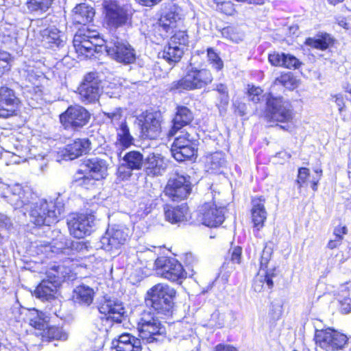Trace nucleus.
<instances>
[{"label":"nucleus","mask_w":351,"mask_h":351,"mask_svg":"<svg viewBox=\"0 0 351 351\" xmlns=\"http://www.w3.org/2000/svg\"><path fill=\"white\" fill-rule=\"evenodd\" d=\"M25 209L28 213L29 221L38 226H50L56 223L64 210L62 205L57 206L45 199L29 204Z\"/></svg>","instance_id":"f257e3e1"},{"label":"nucleus","mask_w":351,"mask_h":351,"mask_svg":"<svg viewBox=\"0 0 351 351\" xmlns=\"http://www.w3.org/2000/svg\"><path fill=\"white\" fill-rule=\"evenodd\" d=\"M213 80V75L208 69H198L190 63L184 77L171 84V90L181 92L201 89L210 84Z\"/></svg>","instance_id":"f03ea898"},{"label":"nucleus","mask_w":351,"mask_h":351,"mask_svg":"<svg viewBox=\"0 0 351 351\" xmlns=\"http://www.w3.org/2000/svg\"><path fill=\"white\" fill-rule=\"evenodd\" d=\"M176 291L165 284L159 283L147 291L146 305L159 314L168 315L173 306Z\"/></svg>","instance_id":"7ed1b4c3"},{"label":"nucleus","mask_w":351,"mask_h":351,"mask_svg":"<svg viewBox=\"0 0 351 351\" xmlns=\"http://www.w3.org/2000/svg\"><path fill=\"white\" fill-rule=\"evenodd\" d=\"M265 116L269 121L288 123L293 119V107L282 97H274L269 94L267 98Z\"/></svg>","instance_id":"20e7f679"},{"label":"nucleus","mask_w":351,"mask_h":351,"mask_svg":"<svg viewBox=\"0 0 351 351\" xmlns=\"http://www.w3.org/2000/svg\"><path fill=\"white\" fill-rule=\"evenodd\" d=\"M139 336L147 343L160 341L165 338V329L150 312L141 315L137 326Z\"/></svg>","instance_id":"39448f33"},{"label":"nucleus","mask_w":351,"mask_h":351,"mask_svg":"<svg viewBox=\"0 0 351 351\" xmlns=\"http://www.w3.org/2000/svg\"><path fill=\"white\" fill-rule=\"evenodd\" d=\"M73 46L76 51L86 57L99 53L106 41L99 38L98 32L93 30H80L73 38Z\"/></svg>","instance_id":"423d86ee"},{"label":"nucleus","mask_w":351,"mask_h":351,"mask_svg":"<svg viewBox=\"0 0 351 351\" xmlns=\"http://www.w3.org/2000/svg\"><path fill=\"white\" fill-rule=\"evenodd\" d=\"M191 190L190 176L175 173L169 179L164 192L173 201H181L191 194Z\"/></svg>","instance_id":"0eeeda50"},{"label":"nucleus","mask_w":351,"mask_h":351,"mask_svg":"<svg viewBox=\"0 0 351 351\" xmlns=\"http://www.w3.org/2000/svg\"><path fill=\"white\" fill-rule=\"evenodd\" d=\"M105 24L110 32L131 24V16L128 10L115 2L105 5Z\"/></svg>","instance_id":"6e6552de"},{"label":"nucleus","mask_w":351,"mask_h":351,"mask_svg":"<svg viewBox=\"0 0 351 351\" xmlns=\"http://www.w3.org/2000/svg\"><path fill=\"white\" fill-rule=\"evenodd\" d=\"M225 211V206H217L213 202L204 203L195 213L196 222L208 227H217L224 221Z\"/></svg>","instance_id":"1a4fd4ad"},{"label":"nucleus","mask_w":351,"mask_h":351,"mask_svg":"<svg viewBox=\"0 0 351 351\" xmlns=\"http://www.w3.org/2000/svg\"><path fill=\"white\" fill-rule=\"evenodd\" d=\"M154 265L158 275L173 282L185 278L188 274L182 264L173 258H158L154 262Z\"/></svg>","instance_id":"9d476101"},{"label":"nucleus","mask_w":351,"mask_h":351,"mask_svg":"<svg viewBox=\"0 0 351 351\" xmlns=\"http://www.w3.org/2000/svg\"><path fill=\"white\" fill-rule=\"evenodd\" d=\"M105 48L108 55L119 62L131 64L136 60V53L132 46L117 36L106 40Z\"/></svg>","instance_id":"9b49d317"},{"label":"nucleus","mask_w":351,"mask_h":351,"mask_svg":"<svg viewBox=\"0 0 351 351\" xmlns=\"http://www.w3.org/2000/svg\"><path fill=\"white\" fill-rule=\"evenodd\" d=\"M348 339L346 335L331 328L316 330L315 333L316 344L326 351L342 350Z\"/></svg>","instance_id":"f8f14e48"},{"label":"nucleus","mask_w":351,"mask_h":351,"mask_svg":"<svg viewBox=\"0 0 351 351\" xmlns=\"http://www.w3.org/2000/svg\"><path fill=\"white\" fill-rule=\"evenodd\" d=\"M90 119V112L80 105L70 106L60 115V121L64 128L74 130L83 128L88 123Z\"/></svg>","instance_id":"ddd939ff"},{"label":"nucleus","mask_w":351,"mask_h":351,"mask_svg":"<svg viewBox=\"0 0 351 351\" xmlns=\"http://www.w3.org/2000/svg\"><path fill=\"white\" fill-rule=\"evenodd\" d=\"M162 117L158 112L145 111L136 119V123L141 128L143 138L155 139L161 132Z\"/></svg>","instance_id":"4468645a"},{"label":"nucleus","mask_w":351,"mask_h":351,"mask_svg":"<svg viewBox=\"0 0 351 351\" xmlns=\"http://www.w3.org/2000/svg\"><path fill=\"white\" fill-rule=\"evenodd\" d=\"M130 230L122 226L109 228L101 238V247L106 251L118 249L129 239Z\"/></svg>","instance_id":"2eb2a0df"},{"label":"nucleus","mask_w":351,"mask_h":351,"mask_svg":"<svg viewBox=\"0 0 351 351\" xmlns=\"http://www.w3.org/2000/svg\"><path fill=\"white\" fill-rule=\"evenodd\" d=\"M80 99L84 104L94 103L98 100L100 93V80L96 73L85 75L79 88Z\"/></svg>","instance_id":"dca6fc26"},{"label":"nucleus","mask_w":351,"mask_h":351,"mask_svg":"<svg viewBox=\"0 0 351 351\" xmlns=\"http://www.w3.org/2000/svg\"><path fill=\"white\" fill-rule=\"evenodd\" d=\"M95 222L93 215L80 214L70 219L67 224L70 234L75 238L81 239L90 234Z\"/></svg>","instance_id":"f3484780"},{"label":"nucleus","mask_w":351,"mask_h":351,"mask_svg":"<svg viewBox=\"0 0 351 351\" xmlns=\"http://www.w3.org/2000/svg\"><path fill=\"white\" fill-rule=\"evenodd\" d=\"M19 104V99L11 88H0V117L7 118L14 114Z\"/></svg>","instance_id":"a211bd4d"},{"label":"nucleus","mask_w":351,"mask_h":351,"mask_svg":"<svg viewBox=\"0 0 351 351\" xmlns=\"http://www.w3.org/2000/svg\"><path fill=\"white\" fill-rule=\"evenodd\" d=\"M99 311L106 315L107 319L120 323L125 314L123 304L115 299H105L99 306Z\"/></svg>","instance_id":"6ab92c4d"},{"label":"nucleus","mask_w":351,"mask_h":351,"mask_svg":"<svg viewBox=\"0 0 351 351\" xmlns=\"http://www.w3.org/2000/svg\"><path fill=\"white\" fill-rule=\"evenodd\" d=\"M111 351H141V341L129 333H123L112 341Z\"/></svg>","instance_id":"aec40b11"},{"label":"nucleus","mask_w":351,"mask_h":351,"mask_svg":"<svg viewBox=\"0 0 351 351\" xmlns=\"http://www.w3.org/2000/svg\"><path fill=\"white\" fill-rule=\"evenodd\" d=\"M83 167V171L86 173L90 174V176L95 179L99 180L107 176L108 164L104 159L99 158H90L85 161Z\"/></svg>","instance_id":"412c9836"},{"label":"nucleus","mask_w":351,"mask_h":351,"mask_svg":"<svg viewBox=\"0 0 351 351\" xmlns=\"http://www.w3.org/2000/svg\"><path fill=\"white\" fill-rule=\"evenodd\" d=\"M265 203V199L263 197H254L252 200V220L254 227L258 230L263 228L267 219V213Z\"/></svg>","instance_id":"4be33fe9"},{"label":"nucleus","mask_w":351,"mask_h":351,"mask_svg":"<svg viewBox=\"0 0 351 351\" xmlns=\"http://www.w3.org/2000/svg\"><path fill=\"white\" fill-rule=\"evenodd\" d=\"M144 167L147 176H156L162 175L165 172L167 165L161 154L152 153L145 158Z\"/></svg>","instance_id":"5701e85b"},{"label":"nucleus","mask_w":351,"mask_h":351,"mask_svg":"<svg viewBox=\"0 0 351 351\" xmlns=\"http://www.w3.org/2000/svg\"><path fill=\"white\" fill-rule=\"evenodd\" d=\"M41 36L44 45L51 48L63 46L66 39L64 33L55 26L43 29Z\"/></svg>","instance_id":"b1692460"},{"label":"nucleus","mask_w":351,"mask_h":351,"mask_svg":"<svg viewBox=\"0 0 351 351\" xmlns=\"http://www.w3.org/2000/svg\"><path fill=\"white\" fill-rule=\"evenodd\" d=\"M90 141L88 138H77L65 147L64 157L73 160L90 150Z\"/></svg>","instance_id":"393cba45"},{"label":"nucleus","mask_w":351,"mask_h":351,"mask_svg":"<svg viewBox=\"0 0 351 351\" xmlns=\"http://www.w3.org/2000/svg\"><path fill=\"white\" fill-rule=\"evenodd\" d=\"M95 295L93 288L82 284L74 289L72 298L75 304L87 307L93 303Z\"/></svg>","instance_id":"a878e982"},{"label":"nucleus","mask_w":351,"mask_h":351,"mask_svg":"<svg viewBox=\"0 0 351 351\" xmlns=\"http://www.w3.org/2000/svg\"><path fill=\"white\" fill-rule=\"evenodd\" d=\"M193 119V113L187 107L178 106L172 121V127L169 131V136H174L179 130L189 124Z\"/></svg>","instance_id":"bb28decb"},{"label":"nucleus","mask_w":351,"mask_h":351,"mask_svg":"<svg viewBox=\"0 0 351 351\" xmlns=\"http://www.w3.org/2000/svg\"><path fill=\"white\" fill-rule=\"evenodd\" d=\"M275 271L274 267L266 271L259 270L254 279V290L256 292H261L265 289H271L274 287L273 278L276 276Z\"/></svg>","instance_id":"cd10ccee"},{"label":"nucleus","mask_w":351,"mask_h":351,"mask_svg":"<svg viewBox=\"0 0 351 351\" xmlns=\"http://www.w3.org/2000/svg\"><path fill=\"white\" fill-rule=\"evenodd\" d=\"M183 19L184 14L182 10L178 8H173L160 16L158 24L165 32H168L171 29L176 27L177 24L181 23Z\"/></svg>","instance_id":"c85d7f7f"},{"label":"nucleus","mask_w":351,"mask_h":351,"mask_svg":"<svg viewBox=\"0 0 351 351\" xmlns=\"http://www.w3.org/2000/svg\"><path fill=\"white\" fill-rule=\"evenodd\" d=\"M95 14V10L92 6L86 3H80L72 11L73 23L86 25L92 21Z\"/></svg>","instance_id":"c756f323"},{"label":"nucleus","mask_w":351,"mask_h":351,"mask_svg":"<svg viewBox=\"0 0 351 351\" xmlns=\"http://www.w3.org/2000/svg\"><path fill=\"white\" fill-rule=\"evenodd\" d=\"M5 196L15 209L21 208L23 206L26 208L29 204H27V199L25 197V191L21 185L19 184L8 187V192Z\"/></svg>","instance_id":"7c9ffc66"},{"label":"nucleus","mask_w":351,"mask_h":351,"mask_svg":"<svg viewBox=\"0 0 351 351\" xmlns=\"http://www.w3.org/2000/svg\"><path fill=\"white\" fill-rule=\"evenodd\" d=\"M164 211L166 220L171 223L184 221L189 216V208L185 204L176 207L166 206L164 208Z\"/></svg>","instance_id":"2f4dec72"},{"label":"nucleus","mask_w":351,"mask_h":351,"mask_svg":"<svg viewBox=\"0 0 351 351\" xmlns=\"http://www.w3.org/2000/svg\"><path fill=\"white\" fill-rule=\"evenodd\" d=\"M185 49L176 45H171L169 42L163 50L159 53L158 56L164 59L170 66H173L176 63L180 61L184 53Z\"/></svg>","instance_id":"473e14b6"},{"label":"nucleus","mask_w":351,"mask_h":351,"mask_svg":"<svg viewBox=\"0 0 351 351\" xmlns=\"http://www.w3.org/2000/svg\"><path fill=\"white\" fill-rule=\"evenodd\" d=\"M117 140L116 145L122 149L128 148L133 144L134 138L131 135L126 121H121L119 126H116Z\"/></svg>","instance_id":"72a5a7b5"},{"label":"nucleus","mask_w":351,"mask_h":351,"mask_svg":"<svg viewBox=\"0 0 351 351\" xmlns=\"http://www.w3.org/2000/svg\"><path fill=\"white\" fill-rule=\"evenodd\" d=\"M27 319L29 324L32 326L37 332L36 336H40L44 334L45 329L47 328V324L45 320L44 313L36 309L29 310L27 315Z\"/></svg>","instance_id":"f704fd0d"},{"label":"nucleus","mask_w":351,"mask_h":351,"mask_svg":"<svg viewBox=\"0 0 351 351\" xmlns=\"http://www.w3.org/2000/svg\"><path fill=\"white\" fill-rule=\"evenodd\" d=\"M56 291L57 285L55 282L43 280L34 291V295L42 300H50L54 298Z\"/></svg>","instance_id":"c9c22d12"},{"label":"nucleus","mask_w":351,"mask_h":351,"mask_svg":"<svg viewBox=\"0 0 351 351\" xmlns=\"http://www.w3.org/2000/svg\"><path fill=\"white\" fill-rule=\"evenodd\" d=\"M51 240L48 243L53 252L58 253L72 245V243L59 230L51 231Z\"/></svg>","instance_id":"e433bc0d"},{"label":"nucleus","mask_w":351,"mask_h":351,"mask_svg":"<svg viewBox=\"0 0 351 351\" xmlns=\"http://www.w3.org/2000/svg\"><path fill=\"white\" fill-rule=\"evenodd\" d=\"M333 43V39L327 33L317 34L314 38H308L305 44L317 49L326 50Z\"/></svg>","instance_id":"4c0bfd02"},{"label":"nucleus","mask_w":351,"mask_h":351,"mask_svg":"<svg viewBox=\"0 0 351 351\" xmlns=\"http://www.w3.org/2000/svg\"><path fill=\"white\" fill-rule=\"evenodd\" d=\"M226 160L224 155L221 152H216L208 156L206 159V167L207 171L217 173L225 166Z\"/></svg>","instance_id":"58836bf2"},{"label":"nucleus","mask_w":351,"mask_h":351,"mask_svg":"<svg viewBox=\"0 0 351 351\" xmlns=\"http://www.w3.org/2000/svg\"><path fill=\"white\" fill-rule=\"evenodd\" d=\"M44 334H41L40 337L43 341L45 339L50 341L51 339L66 341L68 339L69 335L62 328L57 326L47 327L43 331Z\"/></svg>","instance_id":"ea45409f"},{"label":"nucleus","mask_w":351,"mask_h":351,"mask_svg":"<svg viewBox=\"0 0 351 351\" xmlns=\"http://www.w3.org/2000/svg\"><path fill=\"white\" fill-rule=\"evenodd\" d=\"M171 152L176 160L182 162L193 157L197 152V148L195 144H193L181 148H171Z\"/></svg>","instance_id":"a19ab883"},{"label":"nucleus","mask_w":351,"mask_h":351,"mask_svg":"<svg viewBox=\"0 0 351 351\" xmlns=\"http://www.w3.org/2000/svg\"><path fill=\"white\" fill-rule=\"evenodd\" d=\"M123 162L133 170L141 169L144 164L143 155L136 151L128 152L123 156Z\"/></svg>","instance_id":"79ce46f5"},{"label":"nucleus","mask_w":351,"mask_h":351,"mask_svg":"<svg viewBox=\"0 0 351 351\" xmlns=\"http://www.w3.org/2000/svg\"><path fill=\"white\" fill-rule=\"evenodd\" d=\"M274 84L282 85L289 90H293L298 86L299 81L291 73H287L276 78Z\"/></svg>","instance_id":"37998d69"},{"label":"nucleus","mask_w":351,"mask_h":351,"mask_svg":"<svg viewBox=\"0 0 351 351\" xmlns=\"http://www.w3.org/2000/svg\"><path fill=\"white\" fill-rule=\"evenodd\" d=\"M83 171V169H82L76 173L74 177V181L78 186L87 189H91L95 185V182L97 180L95 179L93 177H90V174H84Z\"/></svg>","instance_id":"c03bdc74"},{"label":"nucleus","mask_w":351,"mask_h":351,"mask_svg":"<svg viewBox=\"0 0 351 351\" xmlns=\"http://www.w3.org/2000/svg\"><path fill=\"white\" fill-rule=\"evenodd\" d=\"M171 45L186 49L189 44V35L185 30L176 31L170 38L169 41Z\"/></svg>","instance_id":"a18cd8bd"},{"label":"nucleus","mask_w":351,"mask_h":351,"mask_svg":"<svg viewBox=\"0 0 351 351\" xmlns=\"http://www.w3.org/2000/svg\"><path fill=\"white\" fill-rule=\"evenodd\" d=\"M272 254V249L269 247L265 246L263 250L261 258H260V269L265 270L270 269L274 266L269 267V261Z\"/></svg>","instance_id":"49530a36"},{"label":"nucleus","mask_w":351,"mask_h":351,"mask_svg":"<svg viewBox=\"0 0 351 351\" xmlns=\"http://www.w3.org/2000/svg\"><path fill=\"white\" fill-rule=\"evenodd\" d=\"M208 61L217 71L221 70L223 66V62L219 55L213 48L207 49Z\"/></svg>","instance_id":"de8ad7c7"},{"label":"nucleus","mask_w":351,"mask_h":351,"mask_svg":"<svg viewBox=\"0 0 351 351\" xmlns=\"http://www.w3.org/2000/svg\"><path fill=\"white\" fill-rule=\"evenodd\" d=\"M184 263L186 268L185 270L189 271L187 275L192 276L195 273V268L197 266V259L192 253H186L184 255Z\"/></svg>","instance_id":"09e8293b"},{"label":"nucleus","mask_w":351,"mask_h":351,"mask_svg":"<svg viewBox=\"0 0 351 351\" xmlns=\"http://www.w3.org/2000/svg\"><path fill=\"white\" fill-rule=\"evenodd\" d=\"M122 113L121 108H118L110 112H104V114L111 120V123L116 127L119 126L120 122L126 121L125 119H123Z\"/></svg>","instance_id":"8fccbe9b"},{"label":"nucleus","mask_w":351,"mask_h":351,"mask_svg":"<svg viewBox=\"0 0 351 351\" xmlns=\"http://www.w3.org/2000/svg\"><path fill=\"white\" fill-rule=\"evenodd\" d=\"M190 136L191 135L187 132L179 136L174 140L171 148H181L184 146L195 144Z\"/></svg>","instance_id":"3c124183"},{"label":"nucleus","mask_w":351,"mask_h":351,"mask_svg":"<svg viewBox=\"0 0 351 351\" xmlns=\"http://www.w3.org/2000/svg\"><path fill=\"white\" fill-rule=\"evenodd\" d=\"M301 62L294 56L289 53H285L282 67L295 69L301 65Z\"/></svg>","instance_id":"603ef678"},{"label":"nucleus","mask_w":351,"mask_h":351,"mask_svg":"<svg viewBox=\"0 0 351 351\" xmlns=\"http://www.w3.org/2000/svg\"><path fill=\"white\" fill-rule=\"evenodd\" d=\"M132 171L133 169L123 162L118 167V177L123 180H128L131 177Z\"/></svg>","instance_id":"864d4df0"},{"label":"nucleus","mask_w":351,"mask_h":351,"mask_svg":"<svg viewBox=\"0 0 351 351\" xmlns=\"http://www.w3.org/2000/svg\"><path fill=\"white\" fill-rule=\"evenodd\" d=\"M285 53L273 52L268 56L269 62L275 66H282L283 65Z\"/></svg>","instance_id":"5fc2aeb1"},{"label":"nucleus","mask_w":351,"mask_h":351,"mask_svg":"<svg viewBox=\"0 0 351 351\" xmlns=\"http://www.w3.org/2000/svg\"><path fill=\"white\" fill-rule=\"evenodd\" d=\"M217 10L230 16L233 15L236 12L234 4L231 1H224L217 3Z\"/></svg>","instance_id":"6e6d98bb"},{"label":"nucleus","mask_w":351,"mask_h":351,"mask_svg":"<svg viewBox=\"0 0 351 351\" xmlns=\"http://www.w3.org/2000/svg\"><path fill=\"white\" fill-rule=\"evenodd\" d=\"M10 55L5 51H0V74L10 69Z\"/></svg>","instance_id":"4d7b16f0"},{"label":"nucleus","mask_w":351,"mask_h":351,"mask_svg":"<svg viewBox=\"0 0 351 351\" xmlns=\"http://www.w3.org/2000/svg\"><path fill=\"white\" fill-rule=\"evenodd\" d=\"M53 0H28L30 6L34 7L35 10L40 9L45 10L51 5Z\"/></svg>","instance_id":"13d9d810"},{"label":"nucleus","mask_w":351,"mask_h":351,"mask_svg":"<svg viewBox=\"0 0 351 351\" xmlns=\"http://www.w3.org/2000/svg\"><path fill=\"white\" fill-rule=\"evenodd\" d=\"M152 209V204L149 202H142L138 205L136 213L138 217H144L151 213Z\"/></svg>","instance_id":"bf43d9fd"},{"label":"nucleus","mask_w":351,"mask_h":351,"mask_svg":"<svg viewBox=\"0 0 351 351\" xmlns=\"http://www.w3.org/2000/svg\"><path fill=\"white\" fill-rule=\"evenodd\" d=\"M229 103V95L228 93L222 94L220 95H218L217 97V106L218 107L219 112L221 113L222 112H225L226 110V108Z\"/></svg>","instance_id":"052dcab7"},{"label":"nucleus","mask_w":351,"mask_h":351,"mask_svg":"<svg viewBox=\"0 0 351 351\" xmlns=\"http://www.w3.org/2000/svg\"><path fill=\"white\" fill-rule=\"evenodd\" d=\"M310 175L309 169L305 167H301L298 169V175L297 179V183L299 185V187H302L303 184H304L306 181V179L308 178Z\"/></svg>","instance_id":"680f3d73"},{"label":"nucleus","mask_w":351,"mask_h":351,"mask_svg":"<svg viewBox=\"0 0 351 351\" xmlns=\"http://www.w3.org/2000/svg\"><path fill=\"white\" fill-rule=\"evenodd\" d=\"M262 93L263 90L259 87L252 86L248 90L249 96L252 97L251 100L254 103L260 101V95Z\"/></svg>","instance_id":"e2e57ef3"},{"label":"nucleus","mask_w":351,"mask_h":351,"mask_svg":"<svg viewBox=\"0 0 351 351\" xmlns=\"http://www.w3.org/2000/svg\"><path fill=\"white\" fill-rule=\"evenodd\" d=\"M242 248L239 246L235 247L231 254V261L234 263L239 264L241 261Z\"/></svg>","instance_id":"0e129e2a"},{"label":"nucleus","mask_w":351,"mask_h":351,"mask_svg":"<svg viewBox=\"0 0 351 351\" xmlns=\"http://www.w3.org/2000/svg\"><path fill=\"white\" fill-rule=\"evenodd\" d=\"M335 98V102L339 108V112H341L345 107L344 99L341 95H335L333 96Z\"/></svg>","instance_id":"69168bd1"},{"label":"nucleus","mask_w":351,"mask_h":351,"mask_svg":"<svg viewBox=\"0 0 351 351\" xmlns=\"http://www.w3.org/2000/svg\"><path fill=\"white\" fill-rule=\"evenodd\" d=\"M215 351H239L235 347L231 345L219 344L215 348Z\"/></svg>","instance_id":"338daca9"},{"label":"nucleus","mask_w":351,"mask_h":351,"mask_svg":"<svg viewBox=\"0 0 351 351\" xmlns=\"http://www.w3.org/2000/svg\"><path fill=\"white\" fill-rule=\"evenodd\" d=\"M341 311L344 313H348L351 311V299H345L341 302Z\"/></svg>","instance_id":"774afa93"}]
</instances>
